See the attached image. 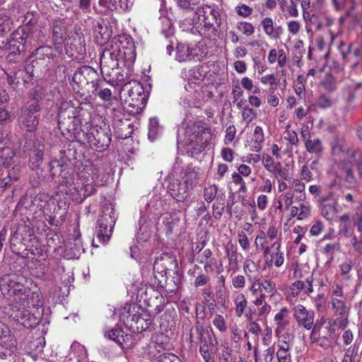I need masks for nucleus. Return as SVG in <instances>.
<instances>
[{
  "label": "nucleus",
  "instance_id": "1",
  "mask_svg": "<svg viewBox=\"0 0 362 362\" xmlns=\"http://www.w3.org/2000/svg\"><path fill=\"white\" fill-rule=\"evenodd\" d=\"M15 276H3L0 279V290L8 300L20 304L19 307H13L11 317L23 327L33 328L40 323L42 313L39 310L31 313L25 308L30 291Z\"/></svg>",
  "mask_w": 362,
  "mask_h": 362
},
{
  "label": "nucleus",
  "instance_id": "2",
  "mask_svg": "<svg viewBox=\"0 0 362 362\" xmlns=\"http://www.w3.org/2000/svg\"><path fill=\"white\" fill-rule=\"evenodd\" d=\"M119 320L131 332L140 333L151 325L150 313L137 304H126L121 310Z\"/></svg>",
  "mask_w": 362,
  "mask_h": 362
},
{
  "label": "nucleus",
  "instance_id": "3",
  "mask_svg": "<svg viewBox=\"0 0 362 362\" xmlns=\"http://www.w3.org/2000/svg\"><path fill=\"white\" fill-rule=\"evenodd\" d=\"M103 52L111 54V57L124 62L130 68L136 59V47L133 39L129 35H123L113 38Z\"/></svg>",
  "mask_w": 362,
  "mask_h": 362
},
{
  "label": "nucleus",
  "instance_id": "4",
  "mask_svg": "<svg viewBox=\"0 0 362 362\" xmlns=\"http://www.w3.org/2000/svg\"><path fill=\"white\" fill-rule=\"evenodd\" d=\"M211 136V129L204 124L192 123L185 129L184 141L186 146L199 153L205 149Z\"/></svg>",
  "mask_w": 362,
  "mask_h": 362
},
{
  "label": "nucleus",
  "instance_id": "5",
  "mask_svg": "<svg viewBox=\"0 0 362 362\" xmlns=\"http://www.w3.org/2000/svg\"><path fill=\"white\" fill-rule=\"evenodd\" d=\"M199 173L194 169L187 170L182 181L174 180L168 186V192L177 202H183L189 197L191 191L199 183Z\"/></svg>",
  "mask_w": 362,
  "mask_h": 362
},
{
  "label": "nucleus",
  "instance_id": "6",
  "mask_svg": "<svg viewBox=\"0 0 362 362\" xmlns=\"http://www.w3.org/2000/svg\"><path fill=\"white\" fill-rule=\"evenodd\" d=\"M120 61L111 57V54L103 52L100 57V71L105 81L112 85L123 83L129 76L128 71L119 67Z\"/></svg>",
  "mask_w": 362,
  "mask_h": 362
},
{
  "label": "nucleus",
  "instance_id": "7",
  "mask_svg": "<svg viewBox=\"0 0 362 362\" xmlns=\"http://www.w3.org/2000/svg\"><path fill=\"white\" fill-rule=\"evenodd\" d=\"M127 92V97L124 99V105L132 114H138L142 111L146 103V95L142 85L136 81H132L126 83L121 91Z\"/></svg>",
  "mask_w": 362,
  "mask_h": 362
},
{
  "label": "nucleus",
  "instance_id": "8",
  "mask_svg": "<svg viewBox=\"0 0 362 362\" xmlns=\"http://www.w3.org/2000/svg\"><path fill=\"white\" fill-rule=\"evenodd\" d=\"M95 124L92 125V145L96 151H103L110 143V128L102 116L95 115Z\"/></svg>",
  "mask_w": 362,
  "mask_h": 362
},
{
  "label": "nucleus",
  "instance_id": "9",
  "mask_svg": "<svg viewBox=\"0 0 362 362\" xmlns=\"http://www.w3.org/2000/svg\"><path fill=\"white\" fill-rule=\"evenodd\" d=\"M0 362H15L16 340L10 334L8 327L0 321Z\"/></svg>",
  "mask_w": 362,
  "mask_h": 362
},
{
  "label": "nucleus",
  "instance_id": "10",
  "mask_svg": "<svg viewBox=\"0 0 362 362\" xmlns=\"http://www.w3.org/2000/svg\"><path fill=\"white\" fill-rule=\"evenodd\" d=\"M40 110V106L37 102H34L28 106H23L18 118L21 127L27 132L35 131L39 122L35 114Z\"/></svg>",
  "mask_w": 362,
  "mask_h": 362
},
{
  "label": "nucleus",
  "instance_id": "11",
  "mask_svg": "<svg viewBox=\"0 0 362 362\" xmlns=\"http://www.w3.org/2000/svg\"><path fill=\"white\" fill-rule=\"evenodd\" d=\"M113 209L110 208V212L103 214L98 221L96 226V237L99 242L106 244L110 239L112 229L115 223V218Z\"/></svg>",
  "mask_w": 362,
  "mask_h": 362
},
{
  "label": "nucleus",
  "instance_id": "12",
  "mask_svg": "<svg viewBox=\"0 0 362 362\" xmlns=\"http://www.w3.org/2000/svg\"><path fill=\"white\" fill-rule=\"evenodd\" d=\"M280 242H274L271 247H267L264 252L265 264L268 267H280L284 262V253L281 250Z\"/></svg>",
  "mask_w": 362,
  "mask_h": 362
},
{
  "label": "nucleus",
  "instance_id": "13",
  "mask_svg": "<svg viewBox=\"0 0 362 362\" xmlns=\"http://www.w3.org/2000/svg\"><path fill=\"white\" fill-rule=\"evenodd\" d=\"M177 266V260L173 255L169 253H163L155 260L153 271L165 275L168 271H173Z\"/></svg>",
  "mask_w": 362,
  "mask_h": 362
},
{
  "label": "nucleus",
  "instance_id": "14",
  "mask_svg": "<svg viewBox=\"0 0 362 362\" xmlns=\"http://www.w3.org/2000/svg\"><path fill=\"white\" fill-rule=\"evenodd\" d=\"M293 315L299 326L306 329L313 327L315 314L312 310H308L303 305L298 304L294 308Z\"/></svg>",
  "mask_w": 362,
  "mask_h": 362
},
{
  "label": "nucleus",
  "instance_id": "15",
  "mask_svg": "<svg viewBox=\"0 0 362 362\" xmlns=\"http://www.w3.org/2000/svg\"><path fill=\"white\" fill-rule=\"evenodd\" d=\"M187 76L188 83L185 86V89L187 91L194 89L195 92H197L200 89L199 83L205 78L206 73L202 66H197L189 70Z\"/></svg>",
  "mask_w": 362,
  "mask_h": 362
},
{
  "label": "nucleus",
  "instance_id": "16",
  "mask_svg": "<svg viewBox=\"0 0 362 362\" xmlns=\"http://www.w3.org/2000/svg\"><path fill=\"white\" fill-rule=\"evenodd\" d=\"M176 59L179 62L200 60L197 48L190 47L188 44L178 43L177 45Z\"/></svg>",
  "mask_w": 362,
  "mask_h": 362
},
{
  "label": "nucleus",
  "instance_id": "17",
  "mask_svg": "<svg viewBox=\"0 0 362 362\" xmlns=\"http://www.w3.org/2000/svg\"><path fill=\"white\" fill-rule=\"evenodd\" d=\"M44 151V144L37 140L34 143L30 154V167L32 170H37L40 167L43 160Z\"/></svg>",
  "mask_w": 362,
  "mask_h": 362
},
{
  "label": "nucleus",
  "instance_id": "18",
  "mask_svg": "<svg viewBox=\"0 0 362 362\" xmlns=\"http://www.w3.org/2000/svg\"><path fill=\"white\" fill-rule=\"evenodd\" d=\"M288 338V334H283L277 344L276 358L278 362H291V345L287 341Z\"/></svg>",
  "mask_w": 362,
  "mask_h": 362
},
{
  "label": "nucleus",
  "instance_id": "19",
  "mask_svg": "<svg viewBox=\"0 0 362 362\" xmlns=\"http://www.w3.org/2000/svg\"><path fill=\"white\" fill-rule=\"evenodd\" d=\"M68 104L66 103L61 105L58 113V123L61 129H66L69 131V125L67 123L72 122L74 116V109L72 107H66L64 110L63 109V107L66 106Z\"/></svg>",
  "mask_w": 362,
  "mask_h": 362
},
{
  "label": "nucleus",
  "instance_id": "20",
  "mask_svg": "<svg viewBox=\"0 0 362 362\" xmlns=\"http://www.w3.org/2000/svg\"><path fill=\"white\" fill-rule=\"evenodd\" d=\"M99 5L111 11H125L132 5L130 0H99Z\"/></svg>",
  "mask_w": 362,
  "mask_h": 362
},
{
  "label": "nucleus",
  "instance_id": "21",
  "mask_svg": "<svg viewBox=\"0 0 362 362\" xmlns=\"http://www.w3.org/2000/svg\"><path fill=\"white\" fill-rule=\"evenodd\" d=\"M276 325L275 333L279 334L281 333L289 324V310L287 308H282L274 316Z\"/></svg>",
  "mask_w": 362,
  "mask_h": 362
},
{
  "label": "nucleus",
  "instance_id": "22",
  "mask_svg": "<svg viewBox=\"0 0 362 362\" xmlns=\"http://www.w3.org/2000/svg\"><path fill=\"white\" fill-rule=\"evenodd\" d=\"M92 83H93V86L95 87L94 91L96 92L98 89L100 88L96 94L106 103V106L112 105L114 102L117 101V98L112 95V92L109 88H102V81H96L95 82H92Z\"/></svg>",
  "mask_w": 362,
  "mask_h": 362
},
{
  "label": "nucleus",
  "instance_id": "23",
  "mask_svg": "<svg viewBox=\"0 0 362 362\" xmlns=\"http://www.w3.org/2000/svg\"><path fill=\"white\" fill-rule=\"evenodd\" d=\"M107 337L123 347L128 348L131 346V336L124 334L121 329H112L107 333Z\"/></svg>",
  "mask_w": 362,
  "mask_h": 362
},
{
  "label": "nucleus",
  "instance_id": "24",
  "mask_svg": "<svg viewBox=\"0 0 362 362\" xmlns=\"http://www.w3.org/2000/svg\"><path fill=\"white\" fill-rule=\"evenodd\" d=\"M68 161L69 160L67 158H64L60 160L54 158L50 160L49 163V170L52 178L56 177L57 175L62 177H66V176L62 175V173L66 170Z\"/></svg>",
  "mask_w": 362,
  "mask_h": 362
},
{
  "label": "nucleus",
  "instance_id": "25",
  "mask_svg": "<svg viewBox=\"0 0 362 362\" xmlns=\"http://www.w3.org/2000/svg\"><path fill=\"white\" fill-rule=\"evenodd\" d=\"M264 141V134L263 129L259 127H255L251 140V150L255 152H259L262 148V144Z\"/></svg>",
  "mask_w": 362,
  "mask_h": 362
},
{
  "label": "nucleus",
  "instance_id": "26",
  "mask_svg": "<svg viewBox=\"0 0 362 362\" xmlns=\"http://www.w3.org/2000/svg\"><path fill=\"white\" fill-rule=\"evenodd\" d=\"M243 272L248 280L259 276L258 265L251 259H246L243 263Z\"/></svg>",
  "mask_w": 362,
  "mask_h": 362
},
{
  "label": "nucleus",
  "instance_id": "27",
  "mask_svg": "<svg viewBox=\"0 0 362 362\" xmlns=\"http://www.w3.org/2000/svg\"><path fill=\"white\" fill-rule=\"evenodd\" d=\"M263 30L267 35L273 39L279 37V32L274 28V23L271 18L266 17L261 22Z\"/></svg>",
  "mask_w": 362,
  "mask_h": 362
},
{
  "label": "nucleus",
  "instance_id": "28",
  "mask_svg": "<svg viewBox=\"0 0 362 362\" xmlns=\"http://www.w3.org/2000/svg\"><path fill=\"white\" fill-rule=\"evenodd\" d=\"M204 334L208 337V341L206 339H204L203 334H201V344L199 346L200 354L209 351V345L211 346H215L217 344V340L212 329L206 330Z\"/></svg>",
  "mask_w": 362,
  "mask_h": 362
},
{
  "label": "nucleus",
  "instance_id": "29",
  "mask_svg": "<svg viewBox=\"0 0 362 362\" xmlns=\"http://www.w3.org/2000/svg\"><path fill=\"white\" fill-rule=\"evenodd\" d=\"M94 32L96 42L99 44L104 43L106 40L110 39L111 35V32L107 26H103L100 23H98L97 25L95 26Z\"/></svg>",
  "mask_w": 362,
  "mask_h": 362
},
{
  "label": "nucleus",
  "instance_id": "30",
  "mask_svg": "<svg viewBox=\"0 0 362 362\" xmlns=\"http://www.w3.org/2000/svg\"><path fill=\"white\" fill-rule=\"evenodd\" d=\"M330 304L337 315L340 316L349 315V308L346 305L344 300L337 298H332Z\"/></svg>",
  "mask_w": 362,
  "mask_h": 362
},
{
  "label": "nucleus",
  "instance_id": "31",
  "mask_svg": "<svg viewBox=\"0 0 362 362\" xmlns=\"http://www.w3.org/2000/svg\"><path fill=\"white\" fill-rule=\"evenodd\" d=\"M233 301L235 306V315L240 317L243 314L247 304L246 297L243 293H237L234 296Z\"/></svg>",
  "mask_w": 362,
  "mask_h": 362
},
{
  "label": "nucleus",
  "instance_id": "32",
  "mask_svg": "<svg viewBox=\"0 0 362 362\" xmlns=\"http://www.w3.org/2000/svg\"><path fill=\"white\" fill-rule=\"evenodd\" d=\"M293 294H298L300 291H303L305 293L313 292V285L310 281L307 279L305 281H297L294 282L291 287Z\"/></svg>",
  "mask_w": 362,
  "mask_h": 362
},
{
  "label": "nucleus",
  "instance_id": "33",
  "mask_svg": "<svg viewBox=\"0 0 362 362\" xmlns=\"http://www.w3.org/2000/svg\"><path fill=\"white\" fill-rule=\"evenodd\" d=\"M305 146L310 153H320L322 150V141L320 139H311L310 136L305 139Z\"/></svg>",
  "mask_w": 362,
  "mask_h": 362
},
{
  "label": "nucleus",
  "instance_id": "34",
  "mask_svg": "<svg viewBox=\"0 0 362 362\" xmlns=\"http://www.w3.org/2000/svg\"><path fill=\"white\" fill-rule=\"evenodd\" d=\"M271 173L274 176L276 180H278V179L284 180L286 181L291 180L289 170L284 168L280 162H277V166L272 170Z\"/></svg>",
  "mask_w": 362,
  "mask_h": 362
},
{
  "label": "nucleus",
  "instance_id": "35",
  "mask_svg": "<svg viewBox=\"0 0 362 362\" xmlns=\"http://www.w3.org/2000/svg\"><path fill=\"white\" fill-rule=\"evenodd\" d=\"M232 249L230 250L228 247H226V256L228 260V270L236 272L239 268L238 255L236 252Z\"/></svg>",
  "mask_w": 362,
  "mask_h": 362
},
{
  "label": "nucleus",
  "instance_id": "36",
  "mask_svg": "<svg viewBox=\"0 0 362 362\" xmlns=\"http://www.w3.org/2000/svg\"><path fill=\"white\" fill-rule=\"evenodd\" d=\"M66 34V28L61 22H56L53 26V37L56 43L63 42Z\"/></svg>",
  "mask_w": 362,
  "mask_h": 362
},
{
  "label": "nucleus",
  "instance_id": "37",
  "mask_svg": "<svg viewBox=\"0 0 362 362\" xmlns=\"http://www.w3.org/2000/svg\"><path fill=\"white\" fill-rule=\"evenodd\" d=\"M180 221V218L176 216V214H173L170 213H167L163 216V224L166 227L168 230V233H171Z\"/></svg>",
  "mask_w": 362,
  "mask_h": 362
},
{
  "label": "nucleus",
  "instance_id": "38",
  "mask_svg": "<svg viewBox=\"0 0 362 362\" xmlns=\"http://www.w3.org/2000/svg\"><path fill=\"white\" fill-rule=\"evenodd\" d=\"M290 124L286 125V130L284 132V138L289 142L291 145L298 146L299 144L298 134L296 131L290 129Z\"/></svg>",
  "mask_w": 362,
  "mask_h": 362
},
{
  "label": "nucleus",
  "instance_id": "39",
  "mask_svg": "<svg viewBox=\"0 0 362 362\" xmlns=\"http://www.w3.org/2000/svg\"><path fill=\"white\" fill-rule=\"evenodd\" d=\"M218 192V186L216 185H209L204 188L203 196L204 200L211 203L216 197Z\"/></svg>",
  "mask_w": 362,
  "mask_h": 362
},
{
  "label": "nucleus",
  "instance_id": "40",
  "mask_svg": "<svg viewBox=\"0 0 362 362\" xmlns=\"http://www.w3.org/2000/svg\"><path fill=\"white\" fill-rule=\"evenodd\" d=\"M337 213L335 204H325L321 209V214L327 220H332Z\"/></svg>",
  "mask_w": 362,
  "mask_h": 362
},
{
  "label": "nucleus",
  "instance_id": "41",
  "mask_svg": "<svg viewBox=\"0 0 362 362\" xmlns=\"http://www.w3.org/2000/svg\"><path fill=\"white\" fill-rule=\"evenodd\" d=\"M92 180H94L95 185H103L107 182L106 175L103 171L92 167Z\"/></svg>",
  "mask_w": 362,
  "mask_h": 362
},
{
  "label": "nucleus",
  "instance_id": "42",
  "mask_svg": "<svg viewBox=\"0 0 362 362\" xmlns=\"http://www.w3.org/2000/svg\"><path fill=\"white\" fill-rule=\"evenodd\" d=\"M333 102L332 99L325 95H321L316 100L315 104H313L311 106H316L321 109H327L332 107Z\"/></svg>",
  "mask_w": 362,
  "mask_h": 362
},
{
  "label": "nucleus",
  "instance_id": "43",
  "mask_svg": "<svg viewBox=\"0 0 362 362\" xmlns=\"http://www.w3.org/2000/svg\"><path fill=\"white\" fill-rule=\"evenodd\" d=\"M267 236L271 241L276 240L275 242L281 243V232L274 225H269L267 230Z\"/></svg>",
  "mask_w": 362,
  "mask_h": 362
},
{
  "label": "nucleus",
  "instance_id": "44",
  "mask_svg": "<svg viewBox=\"0 0 362 362\" xmlns=\"http://www.w3.org/2000/svg\"><path fill=\"white\" fill-rule=\"evenodd\" d=\"M262 160L264 168L270 173L277 166V162H275L269 154L263 155Z\"/></svg>",
  "mask_w": 362,
  "mask_h": 362
},
{
  "label": "nucleus",
  "instance_id": "45",
  "mask_svg": "<svg viewBox=\"0 0 362 362\" xmlns=\"http://www.w3.org/2000/svg\"><path fill=\"white\" fill-rule=\"evenodd\" d=\"M197 14L200 25H203V26L206 28H210L214 25V17L212 16V18H210L209 16L206 15V11L199 10Z\"/></svg>",
  "mask_w": 362,
  "mask_h": 362
},
{
  "label": "nucleus",
  "instance_id": "46",
  "mask_svg": "<svg viewBox=\"0 0 362 362\" xmlns=\"http://www.w3.org/2000/svg\"><path fill=\"white\" fill-rule=\"evenodd\" d=\"M237 28L240 32L247 36L252 35L255 32L254 27L250 23L239 22L237 23Z\"/></svg>",
  "mask_w": 362,
  "mask_h": 362
},
{
  "label": "nucleus",
  "instance_id": "47",
  "mask_svg": "<svg viewBox=\"0 0 362 362\" xmlns=\"http://www.w3.org/2000/svg\"><path fill=\"white\" fill-rule=\"evenodd\" d=\"M241 115L243 120L250 123L256 117L257 114L255 110L245 105V107H243Z\"/></svg>",
  "mask_w": 362,
  "mask_h": 362
},
{
  "label": "nucleus",
  "instance_id": "48",
  "mask_svg": "<svg viewBox=\"0 0 362 362\" xmlns=\"http://www.w3.org/2000/svg\"><path fill=\"white\" fill-rule=\"evenodd\" d=\"M212 323L221 332H225L227 329L226 321L221 315H216L213 319Z\"/></svg>",
  "mask_w": 362,
  "mask_h": 362
},
{
  "label": "nucleus",
  "instance_id": "49",
  "mask_svg": "<svg viewBox=\"0 0 362 362\" xmlns=\"http://www.w3.org/2000/svg\"><path fill=\"white\" fill-rule=\"evenodd\" d=\"M238 240L241 248L247 251L250 249V242L245 232L240 231L238 235Z\"/></svg>",
  "mask_w": 362,
  "mask_h": 362
},
{
  "label": "nucleus",
  "instance_id": "50",
  "mask_svg": "<svg viewBox=\"0 0 362 362\" xmlns=\"http://www.w3.org/2000/svg\"><path fill=\"white\" fill-rule=\"evenodd\" d=\"M236 134V129L234 125H230L226 130L224 143L228 145L232 143Z\"/></svg>",
  "mask_w": 362,
  "mask_h": 362
},
{
  "label": "nucleus",
  "instance_id": "51",
  "mask_svg": "<svg viewBox=\"0 0 362 362\" xmlns=\"http://www.w3.org/2000/svg\"><path fill=\"white\" fill-rule=\"evenodd\" d=\"M310 206L302 203L299 206V213H298V220H305L306 219L310 214Z\"/></svg>",
  "mask_w": 362,
  "mask_h": 362
},
{
  "label": "nucleus",
  "instance_id": "52",
  "mask_svg": "<svg viewBox=\"0 0 362 362\" xmlns=\"http://www.w3.org/2000/svg\"><path fill=\"white\" fill-rule=\"evenodd\" d=\"M321 84L328 91H333L336 88L334 79L331 76H327L322 80V81L321 82Z\"/></svg>",
  "mask_w": 362,
  "mask_h": 362
},
{
  "label": "nucleus",
  "instance_id": "53",
  "mask_svg": "<svg viewBox=\"0 0 362 362\" xmlns=\"http://www.w3.org/2000/svg\"><path fill=\"white\" fill-rule=\"evenodd\" d=\"M261 287L267 293L276 291V284L269 279H263L261 281Z\"/></svg>",
  "mask_w": 362,
  "mask_h": 362
},
{
  "label": "nucleus",
  "instance_id": "54",
  "mask_svg": "<svg viewBox=\"0 0 362 362\" xmlns=\"http://www.w3.org/2000/svg\"><path fill=\"white\" fill-rule=\"evenodd\" d=\"M232 284L235 288H243L245 286V278L244 276L238 274L232 277Z\"/></svg>",
  "mask_w": 362,
  "mask_h": 362
},
{
  "label": "nucleus",
  "instance_id": "55",
  "mask_svg": "<svg viewBox=\"0 0 362 362\" xmlns=\"http://www.w3.org/2000/svg\"><path fill=\"white\" fill-rule=\"evenodd\" d=\"M178 6L184 9H192L198 4L199 0H177Z\"/></svg>",
  "mask_w": 362,
  "mask_h": 362
},
{
  "label": "nucleus",
  "instance_id": "56",
  "mask_svg": "<svg viewBox=\"0 0 362 362\" xmlns=\"http://www.w3.org/2000/svg\"><path fill=\"white\" fill-rule=\"evenodd\" d=\"M223 349L219 356L220 362H229V358L230 357V351L229 350V346L227 343L222 344Z\"/></svg>",
  "mask_w": 362,
  "mask_h": 362
},
{
  "label": "nucleus",
  "instance_id": "57",
  "mask_svg": "<svg viewBox=\"0 0 362 362\" xmlns=\"http://www.w3.org/2000/svg\"><path fill=\"white\" fill-rule=\"evenodd\" d=\"M157 362H182L181 360L173 354L160 355Z\"/></svg>",
  "mask_w": 362,
  "mask_h": 362
},
{
  "label": "nucleus",
  "instance_id": "58",
  "mask_svg": "<svg viewBox=\"0 0 362 362\" xmlns=\"http://www.w3.org/2000/svg\"><path fill=\"white\" fill-rule=\"evenodd\" d=\"M361 87L362 83H354L353 85L347 86L344 90L348 92V99L350 100H353L355 97V91Z\"/></svg>",
  "mask_w": 362,
  "mask_h": 362
},
{
  "label": "nucleus",
  "instance_id": "59",
  "mask_svg": "<svg viewBox=\"0 0 362 362\" xmlns=\"http://www.w3.org/2000/svg\"><path fill=\"white\" fill-rule=\"evenodd\" d=\"M267 103L272 107H276L279 103V99L278 96L274 93V88L270 89L269 94L267 97Z\"/></svg>",
  "mask_w": 362,
  "mask_h": 362
},
{
  "label": "nucleus",
  "instance_id": "60",
  "mask_svg": "<svg viewBox=\"0 0 362 362\" xmlns=\"http://www.w3.org/2000/svg\"><path fill=\"white\" fill-rule=\"evenodd\" d=\"M291 187L294 192L302 193L305 191V185L299 179H293L291 182Z\"/></svg>",
  "mask_w": 362,
  "mask_h": 362
},
{
  "label": "nucleus",
  "instance_id": "61",
  "mask_svg": "<svg viewBox=\"0 0 362 362\" xmlns=\"http://www.w3.org/2000/svg\"><path fill=\"white\" fill-rule=\"evenodd\" d=\"M268 204V198L265 194H260L257 199V206L259 209L264 211Z\"/></svg>",
  "mask_w": 362,
  "mask_h": 362
},
{
  "label": "nucleus",
  "instance_id": "62",
  "mask_svg": "<svg viewBox=\"0 0 362 362\" xmlns=\"http://www.w3.org/2000/svg\"><path fill=\"white\" fill-rule=\"evenodd\" d=\"M312 173L306 165L302 166L300 170V179L309 182L312 180Z\"/></svg>",
  "mask_w": 362,
  "mask_h": 362
},
{
  "label": "nucleus",
  "instance_id": "63",
  "mask_svg": "<svg viewBox=\"0 0 362 362\" xmlns=\"http://www.w3.org/2000/svg\"><path fill=\"white\" fill-rule=\"evenodd\" d=\"M300 28V24L297 21H291L288 23V30L292 35H296Z\"/></svg>",
  "mask_w": 362,
  "mask_h": 362
},
{
  "label": "nucleus",
  "instance_id": "64",
  "mask_svg": "<svg viewBox=\"0 0 362 362\" xmlns=\"http://www.w3.org/2000/svg\"><path fill=\"white\" fill-rule=\"evenodd\" d=\"M274 349L269 347L263 354V359L260 362H272L274 358Z\"/></svg>",
  "mask_w": 362,
  "mask_h": 362
}]
</instances>
